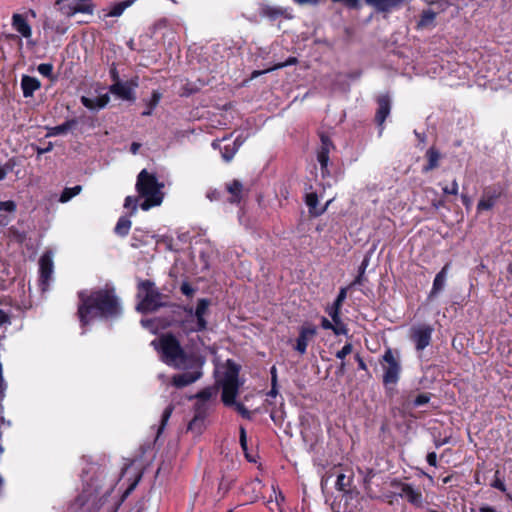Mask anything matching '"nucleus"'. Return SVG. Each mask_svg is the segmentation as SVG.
<instances>
[{
  "label": "nucleus",
  "mask_w": 512,
  "mask_h": 512,
  "mask_svg": "<svg viewBox=\"0 0 512 512\" xmlns=\"http://www.w3.org/2000/svg\"><path fill=\"white\" fill-rule=\"evenodd\" d=\"M151 344L156 350L160 351L161 359L166 364L178 369L194 368L192 371H186L173 377V385L177 388L188 386L202 376L201 363L194 361V365H191V359L186 356L174 336L170 334L163 335L159 339L153 340Z\"/></svg>",
  "instance_id": "1"
},
{
  "label": "nucleus",
  "mask_w": 512,
  "mask_h": 512,
  "mask_svg": "<svg viewBox=\"0 0 512 512\" xmlns=\"http://www.w3.org/2000/svg\"><path fill=\"white\" fill-rule=\"evenodd\" d=\"M78 315L82 326L102 317H115L121 313V307L114 289L105 288L94 291H81Z\"/></svg>",
  "instance_id": "2"
},
{
  "label": "nucleus",
  "mask_w": 512,
  "mask_h": 512,
  "mask_svg": "<svg viewBox=\"0 0 512 512\" xmlns=\"http://www.w3.org/2000/svg\"><path fill=\"white\" fill-rule=\"evenodd\" d=\"M240 367L231 360H227L215 367L216 384L222 389V401L225 405H234L239 387Z\"/></svg>",
  "instance_id": "3"
},
{
  "label": "nucleus",
  "mask_w": 512,
  "mask_h": 512,
  "mask_svg": "<svg viewBox=\"0 0 512 512\" xmlns=\"http://www.w3.org/2000/svg\"><path fill=\"white\" fill-rule=\"evenodd\" d=\"M163 185L158 182L154 174L143 169L137 177L136 190L145 200L141 203L142 210H149L162 203L163 194L161 192Z\"/></svg>",
  "instance_id": "4"
},
{
  "label": "nucleus",
  "mask_w": 512,
  "mask_h": 512,
  "mask_svg": "<svg viewBox=\"0 0 512 512\" xmlns=\"http://www.w3.org/2000/svg\"><path fill=\"white\" fill-rule=\"evenodd\" d=\"M137 298L139 302L136 309L141 313L153 312L166 305V297L149 280L139 283Z\"/></svg>",
  "instance_id": "5"
},
{
  "label": "nucleus",
  "mask_w": 512,
  "mask_h": 512,
  "mask_svg": "<svg viewBox=\"0 0 512 512\" xmlns=\"http://www.w3.org/2000/svg\"><path fill=\"white\" fill-rule=\"evenodd\" d=\"M382 363L384 365V373L382 382L386 388L395 386L400 378L401 365L398 359L395 358L391 348H387L382 356Z\"/></svg>",
  "instance_id": "6"
},
{
  "label": "nucleus",
  "mask_w": 512,
  "mask_h": 512,
  "mask_svg": "<svg viewBox=\"0 0 512 512\" xmlns=\"http://www.w3.org/2000/svg\"><path fill=\"white\" fill-rule=\"evenodd\" d=\"M502 196L503 190L500 186L490 185L485 187L477 203V214L492 210L497 205Z\"/></svg>",
  "instance_id": "7"
},
{
  "label": "nucleus",
  "mask_w": 512,
  "mask_h": 512,
  "mask_svg": "<svg viewBox=\"0 0 512 512\" xmlns=\"http://www.w3.org/2000/svg\"><path fill=\"white\" fill-rule=\"evenodd\" d=\"M320 137V146L317 150V161L320 164L321 175L322 177H326L330 174L328 170L329 163V154L332 149L335 148L331 138L324 132L319 134Z\"/></svg>",
  "instance_id": "8"
},
{
  "label": "nucleus",
  "mask_w": 512,
  "mask_h": 512,
  "mask_svg": "<svg viewBox=\"0 0 512 512\" xmlns=\"http://www.w3.org/2000/svg\"><path fill=\"white\" fill-rule=\"evenodd\" d=\"M433 328L430 325L423 324L411 329L410 338L415 344L417 351H423L428 347L432 340Z\"/></svg>",
  "instance_id": "9"
},
{
  "label": "nucleus",
  "mask_w": 512,
  "mask_h": 512,
  "mask_svg": "<svg viewBox=\"0 0 512 512\" xmlns=\"http://www.w3.org/2000/svg\"><path fill=\"white\" fill-rule=\"evenodd\" d=\"M210 306V301L207 299H200L197 303L196 309L186 308L185 311L188 313L190 318H196V322L194 326H190L189 328L192 330H204L207 326V321L205 316L208 315Z\"/></svg>",
  "instance_id": "10"
},
{
  "label": "nucleus",
  "mask_w": 512,
  "mask_h": 512,
  "mask_svg": "<svg viewBox=\"0 0 512 512\" xmlns=\"http://www.w3.org/2000/svg\"><path fill=\"white\" fill-rule=\"evenodd\" d=\"M317 335V327L311 323H304L299 329V335L296 339L294 350L303 355L307 351L310 341Z\"/></svg>",
  "instance_id": "11"
},
{
  "label": "nucleus",
  "mask_w": 512,
  "mask_h": 512,
  "mask_svg": "<svg viewBox=\"0 0 512 512\" xmlns=\"http://www.w3.org/2000/svg\"><path fill=\"white\" fill-rule=\"evenodd\" d=\"M59 10L66 16L71 17L76 13L92 14L93 7L89 3H80L77 0H56Z\"/></svg>",
  "instance_id": "12"
},
{
  "label": "nucleus",
  "mask_w": 512,
  "mask_h": 512,
  "mask_svg": "<svg viewBox=\"0 0 512 512\" xmlns=\"http://www.w3.org/2000/svg\"><path fill=\"white\" fill-rule=\"evenodd\" d=\"M138 86V83L136 80H130V81H116L114 84H112L109 88V91L117 96L118 98L125 100V101H134L135 95H134V89Z\"/></svg>",
  "instance_id": "13"
},
{
  "label": "nucleus",
  "mask_w": 512,
  "mask_h": 512,
  "mask_svg": "<svg viewBox=\"0 0 512 512\" xmlns=\"http://www.w3.org/2000/svg\"><path fill=\"white\" fill-rule=\"evenodd\" d=\"M53 255L51 252L44 253L40 260H39V266H40V282L42 285V290L46 289V286L48 285V282L51 278V275L53 273Z\"/></svg>",
  "instance_id": "14"
},
{
  "label": "nucleus",
  "mask_w": 512,
  "mask_h": 512,
  "mask_svg": "<svg viewBox=\"0 0 512 512\" xmlns=\"http://www.w3.org/2000/svg\"><path fill=\"white\" fill-rule=\"evenodd\" d=\"M378 108L375 115V121L379 126H382L386 118L390 114L391 100L388 95H381L377 99Z\"/></svg>",
  "instance_id": "15"
},
{
  "label": "nucleus",
  "mask_w": 512,
  "mask_h": 512,
  "mask_svg": "<svg viewBox=\"0 0 512 512\" xmlns=\"http://www.w3.org/2000/svg\"><path fill=\"white\" fill-rule=\"evenodd\" d=\"M332 200L327 201L323 207H318V195L315 192H311L305 195V204L308 207V211L311 217H318L324 214Z\"/></svg>",
  "instance_id": "16"
},
{
  "label": "nucleus",
  "mask_w": 512,
  "mask_h": 512,
  "mask_svg": "<svg viewBox=\"0 0 512 512\" xmlns=\"http://www.w3.org/2000/svg\"><path fill=\"white\" fill-rule=\"evenodd\" d=\"M369 6H372L380 13H389L394 9L400 8L405 0H364Z\"/></svg>",
  "instance_id": "17"
},
{
  "label": "nucleus",
  "mask_w": 512,
  "mask_h": 512,
  "mask_svg": "<svg viewBox=\"0 0 512 512\" xmlns=\"http://www.w3.org/2000/svg\"><path fill=\"white\" fill-rule=\"evenodd\" d=\"M226 190L230 194L231 203H239L248 193V190L238 180H233L226 184Z\"/></svg>",
  "instance_id": "18"
},
{
  "label": "nucleus",
  "mask_w": 512,
  "mask_h": 512,
  "mask_svg": "<svg viewBox=\"0 0 512 512\" xmlns=\"http://www.w3.org/2000/svg\"><path fill=\"white\" fill-rule=\"evenodd\" d=\"M12 27L22 37L28 39L32 36V28L23 15L15 13L12 16Z\"/></svg>",
  "instance_id": "19"
},
{
  "label": "nucleus",
  "mask_w": 512,
  "mask_h": 512,
  "mask_svg": "<svg viewBox=\"0 0 512 512\" xmlns=\"http://www.w3.org/2000/svg\"><path fill=\"white\" fill-rule=\"evenodd\" d=\"M450 267V263H446L442 269L436 274L432 289L429 293V298H433L436 296L439 292H441L445 286L448 270Z\"/></svg>",
  "instance_id": "20"
},
{
  "label": "nucleus",
  "mask_w": 512,
  "mask_h": 512,
  "mask_svg": "<svg viewBox=\"0 0 512 512\" xmlns=\"http://www.w3.org/2000/svg\"><path fill=\"white\" fill-rule=\"evenodd\" d=\"M110 101V97L108 93L103 95H99L94 98L82 96L81 103L90 110L102 109L104 108Z\"/></svg>",
  "instance_id": "21"
},
{
  "label": "nucleus",
  "mask_w": 512,
  "mask_h": 512,
  "mask_svg": "<svg viewBox=\"0 0 512 512\" xmlns=\"http://www.w3.org/2000/svg\"><path fill=\"white\" fill-rule=\"evenodd\" d=\"M406 499L411 505L420 508L423 506V495L419 488H415L412 484L404 490V494L401 497Z\"/></svg>",
  "instance_id": "22"
},
{
  "label": "nucleus",
  "mask_w": 512,
  "mask_h": 512,
  "mask_svg": "<svg viewBox=\"0 0 512 512\" xmlns=\"http://www.w3.org/2000/svg\"><path fill=\"white\" fill-rule=\"evenodd\" d=\"M326 312L332 319V323L334 325V334L336 336L347 335L349 329L347 328L346 324H344L343 321L341 320V310L326 309Z\"/></svg>",
  "instance_id": "23"
},
{
  "label": "nucleus",
  "mask_w": 512,
  "mask_h": 512,
  "mask_svg": "<svg viewBox=\"0 0 512 512\" xmlns=\"http://www.w3.org/2000/svg\"><path fill=\"white\" fill-rule=\"evenodd\" d=\"M353 479L354 475L352 471H347V473H339L335 483L336 489L344 493H351Z\"/></svg>",
  "instance_id": "24"
},
{
  "label": "nucleus",
  "mask_w": 512,
  "mask_h": 512,
  "mask_svg": "<svg viewBox=\"0 0 512 512\" xmlns=\"http://www.w3.org/2000/svg\"><path fill=\"white\" fill-rule=\"evenodd\" d=\"M21 88L24 97H31L33 93L40 88V82L34 77L25 75L21 79Z\"/></svg>",
  "instance_id": "25"
},
{
  "label": "nucleus",
  "mask_w": 512,
  "mask_h": 512,
  "mask_svg": "<svg viewBox=\"0 0 512 512\" xmlns=\"http://www.w3.org/2000/svg\"><path fill=\"white\" fill-rule=\"evenodd\" d=\"M212 146L214 148H220L221 150V155H222V158L225 162H229L232 160V158L234 157L236 151L238 150V147L240 146V144L237 143V139L233 141L232 144L230 143H227L226 145H224L223 147H220V142L219 141H214L212 143Z\"/></svg>",
  "instance_id": "26"
},
{
  "label": "nucleus",
  "mask_w": 512,
  "mask_h": 512,
  "mask_svg": "<svg viewBox=\"0 0 512 512\" xmlns=\"http://www.w3.org/2000/svg\"><path fill=\"white\" fill-rule=\"evenodd\" d=\"M425 156L427 158V164L423 167L424 172L432 171L439 166L441 155L435 147H430L426 151Z\"/></svg>",
  "instance_id": "27"
},
{
  "label": "nucleus",
  "mask_w": 512,
  "mask_h": 512,
  "mask_svg": "<svg viewBox=\"0 0 512 512\" xmlns=\"http://www.w3.org/2000/svg\"><path fill=\"white\" fill-rule=\"evenodd\" d=\"M76 123H77L76 120L72 119V120H67L66 122H64L63 124L58 125V126L46 127V130H47L46 137H55V136H59V135H64L68 131H70L76 125Z\"/></svg>",
  "instance_id": "28"
},
{
  "label": "nucleus",
  "mask_w": 512,
  "mask_h": 512,
  "mask_svg": "<svg viewBox=\"0 0 512 512\" xmlns=\"http://www.w3.org/2000/svg\"><path fill=\"white\" fill-rule=\"evenodd\" d=\"M437 12L432 9H425L420 14L419 20L417 22V29H424L431 26H434V21L436 19Z\"/></svg>",
  "instance_id": "29"
},
{
  "label": "nucleus",
  "mask_w": 512,
  "mask_h": 512,
  "mask_svg": "<svg viewBox=\"0 0 512 512\" xmlns=\"http://www.w3.org/2000/svg\"><path fill=\"white\" fill-rule=\"evenodd\" d=\"M131 225L132 223L127 217H120L115 226V233L119 236H126L130 231Z\"/></svg>",
  "instance_id": "30"
},
{
  "label": "nucleus",
  "mask_w": 512,
  "mask_h": 512,
  "mask_svg": "<svg viewBox=\"0 0 512 512\" xmlns=\"http://www.w3.org/2000/svg\"><path fill=\"white\" fill-rule=\"evenodd\" d=\"M133 1H123V2H120V3H116L114 4L111 9L109 10V12L106 14V16L108 17H118L120 15H122V13L125 11L126 8H128L131 4H132Z\"/></svg>",
  "instance_id": "31"
},
{
  "label": "nucleus",
  "mask_w": 512,
  "mask_h": 512,
  "mask_svg": "<svg viewBox=\"0 0 512 512\" xmlns=\"http://www.w3.org/2000/svg\"><path fill=\"white\" fill-rule=\"evenodd\" d=\"M82 191V186L76 185L71 188H65L60 196L59 201L66 203L71 200L74 196L78 195Z\"/></svg>",
  "instance_id": "32"
},
{
  "label": "nucleus",
  "mask_w": 512,
  "mask_h": 512,
  "mask_svg": "<svg viewBox=\"0 0 512 512\" xmlns=\"http://www.w3.org/2000/svg\"><path fill=\"white\" fill-rule=\"evenodd\" d=\"M359 471H360V473L363 474V483H364V488L366 490V493L368 494L369 497L372 498L369 491L371 490V482H372V479L375 477L376 472L373 468H367L365 471H362V470H359Z\"/></svg>",
  "instance_id": "33"
},
{
  "label": "nucleus",
  "mask_w": 512,
  "mask_h": 512,
  "mask_svg": "<svg viewBox=\"0 0 512 512\" xmlns=\"http://www.w3.org/2000/svg\"><path fill=\"white\" fill-rule=\"evenodd\" d=\"M284 14V11L281 8H275V7H263L262 8V15L269 18L272 21H275L282 17Z\"/></svg>",
  "instance_id": "34"
},
{
  "label": "nucleus",
  "mask_w": 512,
  "mask_h": 512,
  "mask_svg": "<svg viewBox=\"0 0 512 512\" xmlns=\"http://www.w3.org/2000/svg\"><path fill=\"white\" fill-rule=\"evenodd\" d=\"M239 442H240L241 448H242V450H243V452L245 454L246 459L249 462H256V459L248 452L247 436H246V431H245V429L243 427L240 428Z\"/></svg>",
  "instance_id": "35"
},
{
  "label": "nucleus",
  "mask_w": 512,
  "mask_h": 512,
  "mask_svg": "<svg viewBox=\"0 0 512 512\" xmlns=\"http://www.w3.org/2000/svg\"><path fill=\"white\" fill-rule=\"evenodd\" d=\"M346 297H347V288L342 287L340 289L336 299L334 300L333 304L331 306L327 307L326 309L341 310L343 302L345 301Z\"/></svg>",
  "instance_id": "36"
},
{
  "label": "nucleus",
  "mask_w": 512,
  "mask_h": 512,
  "mask_svg": "<svg viewBox=\"0 0 512 512\" xmlns=\"http://www.w3.org/2000/svg\"><path fill=\"white\" fill-rule=\"evenodd\" d=\"M431 396H432V394L428 393V392L421 393V394L417 395L412 400V402L409 403V405L412 408H416V407H420V406L426 405L427 403H429V401L431 399Z\"/></svg>",
  "instance_id": "37"
},
{
  "label": "nucleus",
  "mask_w": 512,
  "mask_h": 512,
  "mask_svg": "<svg viewBox=\"0 0 512 512\" xmlns=\"http://www.w3.org/2000/svg\"><path fill=\"white\" fill-rule=\"evenodd\" d=\"M409 485V483L403 482L402 480L397 478L392 479L390 482V486L393 489L397 490V492H395V495L399 497L403 496L404 490H406V488L409 487Z\"/></svg>",
  "instance_id": "38"
},
{
  "label": "nucleus",
  "mask_w": 512,
  "mask_h": 512,
  "mask_svg": "<svg viewBox=\"0 0 512 512\" xmlns=\"http://www.w3.org/2000/svg\"><path fill=\"white\" fill-rule=\"evenodd\" d=\"M172 411H173V406L172 405H169L165 408V410L163 411V414H162V417H161V424L158 428V435L163 431V429L165 428L171 414H172Z\"/></svg>",
  "instance_id": "39"
},
{
  "label": "nucleus",
  "mask_w": 512,
  "mask_h": 512,
  "mask_svg": "<svg viewBox=\"0 0 512 512\" xmlns=\"http://www.w3.org/2000/svg\"><path fill=\"white\" fill-rule=\"evenodd\" d=\"M202 405H203V403L198 405V407H197V414L195 415V417L189 423V426H188L189 430L196 429L202 423V421H203V417L201 415Z\"/></svg>",
  "instance_id": "40"
},
{
  "label": "nucleus",
  "mask_w": 512,
  "mask_h": 512,
  "mask_svg": "<svg viewBox=\"0 0 512 512\" xmlns=\"http://www.w3.org/2000/svg\"><path fill=\"white\" fill-rule=\"evenodd\" d=\"M271 380H272V388L267 395L271 396V397H275L278 393V391H277V374H276L275 366H273L271 368Z\"/></svg>",
  "instance_id": "41"
},
{
  "label": "nucleus",
  "mask_w": 512,
  "mask_h": 512,
  "mask_svg": "<svg viewBox=\"0 0 512 512\" xmlns=\"http://www.w3.org/2000/svg\"><path fill=\"white\" fill-rule=\"evenodd\" d=\"M213 394L214 389L208 387L197 393L195 397L198 398L200 401L205 402L209 400L213 396Z\"/></svg>",
  "instance_id": "42"
},
{
  "label": "nucleus",
  "mask_w": 512,
  "mask_h": 512,
  "mask_svg": "<svg viewBox=\"0 0 512 512\" xmlns=\"http://www.w3.org/2000/svg\"><path fill=\"white\" fill-rule=\"evenodd\" d=\"M459 190V186L457 181L454 179L450 186L446 185L442 188V191L445 195H457Z\"/></svg>",
  "instance_id": "43"
},
{
  "label": "nucleus",
  "mask_w": 512,
  "mask_h": 512,
  "mask_svg": "<svg viewBox=\"0 0 512 512\" xmlns=\"http://www.w3.org/2000/svg\"><path fill=\"white\" fill-rule=\"evenodd\" d=\"M16 207V203L12 200L0 202V211L13 213L16 211Z\"/></svg>",
  "instance_id": "44"
},
{
  "label": "nucleus",
  "mask_w": 512,
  "mask_h": 512,
  "mask_svg": "<svg viewBox=\"0 0 512 512\" xmlns=\"http://www.w3.org/2000/svg\"><path fill=\"white\" fill-rule=\"evenodd\" d=\"M353 346L351 343H346L341 350L337 351L336 357L343 360L347 355L352 352Z\"/></svg>",
  "instance_id": "45"
},
{
  "label": "nucleus",
  "mask_w": 512,
  "mask_h": 512,
  "mask_svg": "<svg viewBox=\"0 0 512 512\" xmlns=\"http://www.w3.org/2000/svg\"><path fill=\"white\" fill-rule=\"evenodd\" d=\"M498 474H499V471L497 470L496 473H495V479L494 481L491 483V486L493 488H496L498 490H500L501 492H504L506 493V485L505 483L498 477Z\"/></svg>",
  "instance_id": "46"
},
{
  "label": "nucleus",
  "mask_w": 512,
  "mask_h": 512,
  "mask_svg": "<svg viewBox=\"0 0 512 512\" xmlns=\"http://www.w3.org/2000/svg\"><path fill=\"white\" fill-rule=\"evenodd\" d=\"M340 3L353 10H359L362 7L360 0H341Z\"/></svg>",
  "instance_id": "47"
},
{
  "label": "nucleus",
  "mask_w": 512,
  "mask_h": 512,
  "mask_svg": "<svg viewBox=\"0 0 512 512\" xmlns=\"http://www.w3.org/2000/svg\"><path fill=\"white\" fill-rule=\"evenodd\" d=\"M53 66L48 63H42L38 66V72L43 75L49 77L52 74Z\"/></svg>",
  "instance_id": "48"
},
{
  "label": "nucleus",
  "mask_w": 512,
  "mask_h": 512,
  "mask_svg": "<svg viewBox=\"0 0 512 512\" xmlns=\"http://www.w3.org/2000/svg\"><path fill=\"white\" fill-rule=\"evenodd\" d=\"M124 207L125 208L132 207L131 214H135L137 211V199L133 198L132 196H127L125 198Z\"/></svg>",
  "instance_id": "49"
},
{
  "label": "nucleus",
  "mask_w": 512,
  "mask_h": 512,
  "mask_svg": "<svg viewBox=\"0 0 512 512\" xmlns=\"http://www.w3.org/2000/svg\"><path fill=\"white\" fill-rule=\"evenodd\" d=\"M196 322V318H190L187 315V318L182 322V328L186 332H198L199 330H192L189 327L194 326Z\"/></svg>",
  "instance_id": "50"
},
{
  "label": "nucleus",
  "mask_w": 512,
  "mask_h": 512,
  "mask_svg": "<svg viewBox=\"0 0 512 512\" xmlns=\"http://www.w3.org/2000/svg\"><path fill=\"white\" fill-rule=\"evenodd\" d=\"M180 290L184 295L188 297L193 296L195 292V289L188 282H183L180 287Z\"/></svg>",
  "instance_id": "51"
},
{
  "label": "nucleus",
  "mask_w": 512,
  "mask_h": 512,
  "mask_svg": "<svg viewBox=\"0 0 512 512\" xmlns=\"http://www.w3.org/2000/svg\"><path fill=\"white\" fill-rule=\"evenodd\" d=\"M297 63H298V59L296 57L290 56L289 58H287V60L285 62L276 64L274 66V68L280 69V68H284L287 66L295 65Z\"/></svg>",
  "instance_id": "52"
},
{
  "label": "nucleus",
  "mask_w": 512,
  "mask_h": 512,
  "mask_svg": "<svg viewBox=\"0 0 512 512\" xmlns=\"http://www.w3.org/2000/svg\"><path fill=\"white\" fill-rule=\"evenodd\" d=\"M426 461L430 466L437 467V454L433 452H429L426 456Z\"/></svg>",
  "instance_id": "53"
},
{
  "label": "nucleus",
  "mask_w": 512,
  "mask_h": 512,
  "mask_svg": "<svg viewBox=\"0 0 512 512\" xmlns=\"http://www.w3.org/2000/svg\"><path fill=\"white\" fill-rule=\"evenodd\" d=\"M369 262H370V256L367 254L364 256L359 268H358V272L359 273H364L365 274V271L369 265Z\"/></svg>",
  "instance_id": "54"
},
{
  "label": "nucleus",
  "mask_w": 512,
  "mask_h": 512,
  "mask_svg": "<svg viewBox=\"0 0 512 512\" xmlns=\"http://www.w3.org/2000/svg\"><path fill=\"white\" fill-rule=\"evenodd\" d=\"M160 97H161L160 93L157 91H154L152 93V98L150 100L149 106L152 108H155L160 101Z\"/></svg>",
  "instance_id": "55"
},
{
  "label": "nucleus",
  "mask_w": 512,
  "mask_h": 512,
  "mask_svg": "<svg viewBox=\"0 0 512 512\" xmlns=\"http://www.w3.org/2000/svg\"><path fill=\"white\" fill-rule=\"evenodd\" d=\"M321 327L325 330H332L334 332V325L333 323L328 320L326 317H322L321 319Z\"/></svg>",
  "instance_id": "56"
},
{
  "label": "nucleus",
  "mask_w": 512,
  "mask_h": 512,
  "mask_svg": "<svg viewBox=\"0 0 512 512\" xmlns=\"http://www.w3.org/2000/svg\"><path fill=\"white\" fill-rule=\"evenodd\" d=\"M236 408L237 410L239 411V413H241V415L243 417H246V418H250L251 417V412L248 411L243 404H240V403H237L236 404Z\"/></svg>",
  "instance_id": "57"
},
{
  "label": "nucleus",
  "mask_w": 512,
  "mask_h": 512,
  "mask_svg": "<svg viewBox=\"0 0 512 512\" xmlns=\"http://www.w3.org/2000/svg\"><path fill=\"white\" fill-rule=\"evenodd\" d=\"M355 360L358 363L359 370H363V371L367 370V365H366L365 361L363 360V358L359 354L355 355Z\"/></svg>",
  "instance_id": "58"
},
{
  "label": "nucleus",
  "mask_w": 512,
  "mask_h": 512,
  "mask_svg": "<svg viewBox=\"0 0 512 512\" xmlns=\"http://www.w3.org/2000/svg\"><path fill=\"white\" fill-rule=\"evenodd\" d=\"M450 441V437H445V438H437V439H434V445L435 447L438 449L440 448L441 446L449 443Z\"/></svg>",
  "instance_id": "59"
},
{
  "label": "nucleus",
  "mask_w": 512,
  "mask_h": 512,
  "mask_svg": "<svg viewBox=\"0 0 512 512\" xmlns=\"http://www.w3.org/2000/svg\"><path fill=\"white\" fill-rule=\"evenodd\" d=\"M364 280H365V274L358 272L357 276L355 277L354 281L352 282V285H362Z\"/></svg>",
  "instance_id": "60"
},
{
  "label": "nucleus",
  "mask_w": 512,
  "mask_h": 512,
  "mask_svg": "<svg viewBox=\"0 0 512 512\" xmlns=\"http://www.w3.org/2000/svg\"><path fill=\"white\" fill-rule=\"evenodd\" d=\"M52 149H53V143L49 142L47 147H45V148H37V154L38 155H42V154H45L47 152H50Z\"/></svg>",
  "instance_id": "61"
},
{
  "label": "nucleus",
  "mask_w": 512,
  "mask_h": 512,
  "mask_svg": "<svg viewBox=\"0 0 512 512\" xmlns=\"http://www.w3.org/2000/svg\"><path fill=\"white\" fill-rule=\"evenodd\" d=\"M461 201H462V204L465 206L466 209H468L471 206L472 202H471L470 197L467 194H462L461 195Z\"/></svg>",
  "instance_id": "62"
},
{
  "label": "nucleus",
  "mask_w": 512,
  "mask_h": 512,
  "mask_svg": "<svg viewBox=\"0 0 512 512\" xmlns=\"http://www.w3.org/2000/svg\"><path fill=\"white\" fill-rule=\"evenodd\" d=\"M240 224L244 225L245 227H249V221L245 218L244 211H241L238 215Z\"/></svg>",
  "instance_id": "63"
},
{
  "label": "nucleus",
  "mask_w": 512,
  "mask_h": 512,
  "mask_svg": "<svg viewBox=\"0 0 512 512\" xmlns=\"http://www.w3.org/2000/svg\"><path fill=\"white\" fill-rule=\"evenodd\" d=\"M479 512H497L496 509L489 505H483L479 508Z\"/></svg>",
  "instance_id": "64"
}]
</instances>
